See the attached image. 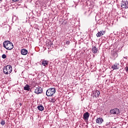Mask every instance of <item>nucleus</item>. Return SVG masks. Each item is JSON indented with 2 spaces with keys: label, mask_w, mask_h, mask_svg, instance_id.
<instances>
[{
  "label": "nucleus",
  "mask_w": 128,
  "mask_h": 128,
  "mask_svg": "<svg viewBox=\"0 0 128 128\" xmlns=\"http://www.w3.org/2000/svg\"><path fill=\"white\" fill-rule=\"evenodd\" d=\"M3 46L8 50H12L14 48V44L9 40H6L4 42Z\"/></svg>",
  "instance_id": "f257e3e1"
},
{
  "label": "nucleus",
  "mask_w": 128,
  "mask_h": 128,
  "mask_svg": "<svg viewBox=\"0 0 128 128\" xmlns=\"http://www.w3.org/2000/svg\"><path fill=\"white\" fill-rule=\"evenodd\" d=\"M3 72L5 74H10L12 72V67L10 65H7L4 67Z\"/></svg>",
  "instance_id": "f03ea898"
},
{
  "label": "nucleus",
  "mask_w": 128,
  "mask_h": 128,
  "mask_svg": "<svg viewBox=\"0 0 128 128\" xmlns=\"http://www.w3.org/2000/svg\"><path fill=\"white\" fill-rule=\"evenodd\" d=\"M56 94V88H48L46 92V95L47 96H52Z\"/></svg>",
  "instance_id": "7ed1b4c3"
},
{
  "label": "nucleus",
  "mask_w": 128,
  "mask_h": 128,
  "mask_svg": "<svg viewBox=\"0 0 128 128\" xmlns=\"http://www.w3.org/2000/svg\"><path fill=\"white\" fill-rule=\"evenodd\" d=\"M110 112L111 114H116V116H118L120 114V110L118 108H114L111 110Z\"/></svg>",
  "instance_id": "20e7f679"
},
{
  "label": "nucleus",
  "mask_w": 128,
  "mask_h": 128,
  "mask_svg": "<svg viewBox=\"0 0 128 128\" xmlns=\"http://www.w3.org/2000/svg\"><path fill=\"white\" fill-rule=\"evenodd\" d=\"M34 92H35V94H42V88L38 86L35 89Z\"/></svg>",
  "instance_id": "39448f33"
},
{
  "label": "nucleus",
  "mask_w": 128,
  "mask_h": 128,
  "mask_svg": "<svg viewBox=\"0 0 128 128\" xmlns=\"http://www.w3.org/2000/svg\"><path fill=\"white\" fill-rule=\"evenodd\" d=\"M121 6L123 8H128V1H122L121 4Z\"/></svg>",
  "instance_id": "423d86ee"
},
{
  "label": "nucleus",
  "mask_w": 128,
  "mask_h": 128,
  "mask_svg": "<svg viewBox=\"0 0 128 128\" xmlns=\"http://www.w3.org/2000/svg\"><path fill=\"white\" fill-rule=\"evenodd\" d=\"M90 118V113L88 112H86L83 115V118L85 120H88V118Z\"/></svg>",
  "instance_id": "0eeeda50"
},
{
  "label": "nucleus",
  "mask_w": 128,
  "mask_h": 128,
  "mask_svg": "<svg viewBox=\"0 0 128 128\" xmlns=\"http://www.w3.org/2000/svg\"><path fill=\"white\" fill-rule=\"evenodd\" d=\"M100 94V91L96 90L94 92H93V96H95V98H98Z\"/></svg>",
  "instance_id": "6e6552de"
},
{
  "label": "nucleus",
  "mask_w": 128,
  "mask_h": 128,
  "mask_svg": "<svg viewBox=\"0 0 128 128\" xmlns=\"http://www.w3.org/2000/svg\"><path fill=\"white\" fill-rule=\"evenodd\" d=\"M96 124H102L104 122V120L102 118H98L96 120Z\"/></svg>",
  "instance_id": "1a4fd4ad"
},
{
  "label": "nucleus",
  "mask_w": 128,
  "mask_h": 128,
  "mask_svg": "<svg viewBox=\"0 0 128 128\" xmlns=\"http://www.w3.org/2000/svg\"><path fill=\"white\" fill-rule=\"evenodd\" d=\"M106 34V31H104V30L100 31L96 34V36L97 38H100L102 36H104V34Z\"/></svg>",
  "instance_id": "9d476101"
},
{
  "label": "nucleus",
  "mask_w": 128,
  "mask_h": 128,
  "mask_svg": "<svg viewBox=\"0 0 128 128\" xmlns=\"http://www.w3.org/2000/svg\"><path fill=\"white\" fill-rule=\"evenodd\" d=\"M119 66V64L118 63H116L112 66V68L114 70H119L120 66Z\"/></svg>",
  "instance_id": "9b49d317"
},
{
  "label": "nucleus",
  "mask_w": 128,
  "mask_h": 128,
  "mask_svg": "<svg viewBox=\"0 0 128 128\" xmlns=\"http://www.w3.org/2000/svg\"><path fill=\"white\" fill-rule=\"evenodd\" d=\"M21 54H22V56H26V54H28V50L26 49L21 50Z\"/></svg>",
  "instance_id": "f8f14e48"
},
{
  "label": "nucleus",
  "mask_w": 128,
  "mask_h": 128,
  "mask_svg": "<svg viewBox=\"0 0 128 128\" xmlns=\"http://www.w3.org/2000/svg\"><path fill=\"white\" fill-rule=\"evenodd\" d=\"M92 52L93 54H97L98 52V48H96V47L94 46L92 48Z\"/></svg>",
  "instance_id": "ddd939ff"
},
{
  "label": "nucleus",
  "mask_w": 128,
  "mask_h": 128,
  "mask_svg": "<svg viewBox=\"0 0 128 128\" xmlns=\"http://www.w3.org/2000/svg\"><path fill=\"white\" fill-rule=\"evenodd\" d=\"M42 64L43 66H48V61L47 60H42Z\"/></svg>",
  "instance_id": "4468645a"
},
{
  "label": "nucleus",
  "mask_w": 128,
  "mask_h": 128,
  "mask_svg": "<svg viewBox=\"0 0 128 128\" xmlns=\"http://www.w3.org/2000/svg\"><path fill=\"white\" fill-rule=\"evenodd\" d=\"M30 86L28 84H26L25 86L24 87V90H28L30 91Z\"/></svg>",
  "instance_id": "2eb2a0df"
},
{
  "label": "nucleus",
  "mask_w": 128,
  "mask_h": 128,
  "mask_svg": "<svg viewBox=\"0 0 128 128\" xmlns=\"http://www.w3.org/2000/svg\"><path fill=\"white\" fill-rule=\"evenodd\" d=\"M38 110L42 111V110H44V108L42 106H38Z\"/></svg>",
  "instance_id": "dca6fc26"
},
{
  "label": "nucleus",
  "mask_w": 128,
  "mask_h": 128,
  "mask_svg": "<svg viewBox=\"0 0 128 128\" xmlns=\"http://www.w3.org/2000/svg\"><path fill=\"white\" fill-rule=\"evenodd\" d=\"M56 100L54 98H50V102H56Z\"/></svg>",
  "instance_id": "f3484780"
},
{
  "label": "nucleus",
  "mask_w": 128,
  "mask_h": 128,
  "mask_svg": "<svg viewBox=\"0 0 128 128\" xmlns=\"http://www.w3.org/2000/svg\"><path fill=\"white\" fill-rule=\"evenodd\" d=\"M0 124H2V126H4V124H6V121L4 120H2Z\"/></svg>",
  "instance_id": "a211bd4d"
},
{
  "label": "nucleus",
  "mask_w": 128,
  "mask_h": 128,
  "mask_svg": "<svg viewBox=\"0 0 128 128\" xmlns=\"http://www.w3.org/2000/svg\"><path fill=\"white\" fill-rule=\"evenodd\" d=\"M2 58H6V54H4L2 56Z\"/></svg>",
  "instance_id": "6ab92c4d"
},
{
  "label": "nucleus",
  "mask_w": 128,
  "mask_h": 128,
  "mask_svg": "<svg viewBox=\"0 0 128 128\" xmlns=\"http://www.w3.org/2000/svg\"><path fill=\"white\" fill-rule=\"evenodd\" d=\"M20 0H12V2H19Z\"/></svg>",
  "instance_id": "aec40b11"
},
{
  "label": "nucleus",
  "mask_w": 128,
  "mask_h": 128,
  "mask_svg": "<svg viewBox=\"0 0 128 128\" xmlns=\"http://www.w3.org/2000/svg\"><path fill=\"white\" fill-rule=\"evenodd\" d=\"M125 70L128 72V66H127L126 68H125Z\"/></svg>",
  "instance_id": "412c9836"
},
{
  "label": "nucleus",
  "mask_w": 128,
  "mask_h": 128,
  "mask_svg": "<svg viewBox=\"0 0 128 128\" xmlns=\"http://www.w3.org/2000/svg\"><path fill=\"white\" fill-rule=\"evenodd\" d=\"M70 41L69 40H68L66 42V44H70Z\"/></svg>",
  "instance_id": "4be33fe9"
},
{
  "label": "nucleus",
  "mask_w": 128,
  "mask_h": 128,
  "mask_svg": "<svg viewBox=\"0 0 128 128\" xmlns=\"http://www.w3.org/2000/svg\"><path fill=\"white\" fill-rule=\"evenodd\" d=\"M20 106H22V104H21V103H20Z\"/></svg>",
  "instance_id": "5701e85b"
}]
</instances>
